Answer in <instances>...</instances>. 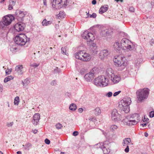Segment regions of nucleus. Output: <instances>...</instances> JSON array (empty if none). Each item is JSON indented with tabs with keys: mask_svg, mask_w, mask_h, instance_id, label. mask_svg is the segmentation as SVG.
I'll list each match as a JSON object with an SVG mask.
<instances>
[{
	"mask_svg": "<svg viewBox=\"0 0 154 154\" xmlns=\"http://www.w3.org/2000/svg\"><path fill=\"white\" fill-rule=\"evenodd\" d=\"M13 122H11L10 123L7 122V126L8 127L12 126L13 124Z\"/></svg>",
	"mask_w": 154,
	"mask_h": 154,
	"instance_id": "nucleus-43",
	"label": "nucleus"
},
{
	"mask_svg": "<svg viewBox=\"0 0 154 154\" xmlns=\"http://www.w3.org/2000/svg\"><path fill=\"white\" fill-rule=\"evenodd\" d=\"M109 54V52L108 50L106 49L100 51L99 54V57L101 60H103L105 58H107Z\"/></svg>",
	"mask_w": 154,
	"mask_h": 154,
	"instance_id": "nucleus-17",
	"label": "nucleus"
},
{
	"mask_svg": "<svg viewBox=\"0 0 154 154\" xmlns=\"http://www.w3.org/2000/svg\"><path fill=\"white\" fill-rule=\"evenodd\" d=\"M141 125H142L143 127H145L146 125V123H145L144 124H141Z\"/></svg>",
	"mask_w": 154,
	"mask_h": 154,
	"instance_id": "nucleus-64",
	"label": "nucleus"
},
{
	"mask_svg": "<svg viewBox=\"0 0 154 154\" xmlns=\"http://www.w3.org/2000/svg\"><path fill=\"white\" fill-rule=\"evenodd\" d=\"M112 119L115 121H119L122 119V116L118 112L116 109H114L111 113Z\"/></svg>",
	"mask_w": 154,
	"mask_h": 154,
	"instance_id": "nucleus-12",
	"label": "nucleus"
},
{
	"mask_svg": "<svg viewBox=\"0 0 154 154\" xmlns=\"http://www.w3.org/2000/svg\"><path fill=\"white\" fill-rule=\"evenodd\" d=\"M39 121V120L35 119V118H33V120H32V122L33 124L34 125H37L38 124Z\"/></svg>",
	"mask_w": 154,
	"mask_h": 154,
	"instance_id": "nucleus-38",
	"label": "nucleus"
},
{
	"mask_svg": "<svg viewBox=\"0 0 154 154\" xmlns=\"http://www.w3.org/2000/svg\"><path fill=\"white\" fill-rule=\"evenodd\" d=\"M39 64H38L36 63H34L32 64V66L34 67V68H36L39 65Z\"/></svg>",
	"mask_w": 154,
	"mask_h": 154,
	"instance_id": "nucleus-53",
	"label": "nucleus"
},
{
	"mask_svg": "<svg viewBox=\"0 0 154 154\" xmlns=\"http://www.w3.org/2000/svg\"><path fill=\"white\" fill-rule=\"evenodd\" d=\"M82 36L84 39L87 40L88 44L93 42L95 39L94 35L88 31H85L82 34Z\"/></svg>",
	"mask_w": 154,
	"mask_h": 154,
	"instance_id": "nucleus-9",
	"label": "nucleus"
},
{
	"mask_svg": "<svg viewBox=\"0 0 154 154\" xmlns=\"http://www.w3.org/2000/svg\"><path fill=\"white\" fill-rule=\"evenodd\" d=\"M89 120H90L91 121H92L94 122H95V121H96V119L94 118H91Z\"/></svg>",
	"mask_w": 154,
	"mask_h": 154,
	"instance_id": "nucleus-55",
	"label": "nucleus"
},
{
	"mask_svg": "<svg viewBox=\"0 0 154 154\" xmlns=\"http://www.w3.org/2000/svg\"><path fill=\"white\" fill-rule=\"evenodd\" d=\"M13 19V17L12 16H6L3 17L2 21L8 27V26L11 23Z\"/></svg>",
	"mask_w": 154,
	"mask_h": 154,
	"instance_id": "nucleus-14",
	"label": "nucleus"
},
{
	"mask_svg": "<svg viewBox=\"0 0 154 154\" xmlns=\"http://www.w3.org/2000/svg\"><path fill=\"white\" fill-rule=\"evenodd\" d=\"M69 109L71 110H75L76 109V104L74 103L71 104L69 106Z\"/></svg>",
	"mask_w": 154,
	"mask_h": 154,
	"instance_id": "nucleus-32",
	"label": "nucleus"
},
{
	"mask_svg": "<svg viewBox=\"0 0 154 154\" xmlns=\"http://www.w3.org/2000/svg\"><path fill=\"white\" fill-rule=\"evenodd\" d=\"M142 60L140 58H138L136 59L135 61V65L138 66L142 62Z\"/></svg>",
	"mask_w": 154,
	"mask_h": 154,
	"instance_id": "nucleus-31",
	"label": "nucleus"
},
{
	"mask_svg": "<svg viewBox=\"0 0 154 154\" xmlns=\"http://www.w3.org/2000/svg\"><path fill=\"white\" fill-rule=\"evenodd\" d=\"M118 57V58H115L113 59L115 65L116 66L119 67L118 70L122 71L123 70L127 65V61L125 57Z\"/></svg>",
	"mask_w": 154,
	"mask_h": 154,
	"instance_id": "nucleus-2",
	"label": "nucleus"
},
{
	"mask_svg": "<svg viewBox=\"0 0 154 154\" xmlns=\"http://www.w3.org/2000/svg\"><path fill=\"white\" fill-rule=\"evenodd\" d=\"M56 127L57 129H61L63 126L60 124L57 123L56 125Z\"/></svg>",
	"mask_w": 154,
	"mask_h": 154,
	"instance_id": "nucleus-40",
	"label": "nucleus"
},
{
	"mask_svg": "<svg viewBox=\"0 0 154 154\" xmlns=\"http://www.w3.org/2000/svg\"><path fill=\"white\" fill-rule=\"evenodd\" d=\"M19 98L18 97H15L14 100V105H17L19 103Z\"/></svg>",
	"mask_w": 154,
	"mask_h": 154,
	"instance_id": "nucleus-35",
	"label": "nucleus"
},
{
	"mask_svg": "<svg viewBox=\"0 0 154 154\" xmlns=\"http://www.w3.org/2000/svg\"><path fill=\"white\" fill-rule=\"evenodd\" d=\"M109 142L108 141H105L99 144V147L102 150L104 154H108L110 152L109 149Z\"/></svg>",
	"mask_w": 154,
	"mask_h": 154,
	"instance_id": "nucleus-10",
	"label": "nucleus"
},
{
	"mask_svg": "<svg viewBox=\"0 0 154 154\" xmlns=\"http://www.w3.org/2000/svg\"><path fill=\"white\" fill-rule=\"evenodd\" d=\"M61 53L62 54H66V55H67V54H68L67 53L66 54V50L65 48L62 47L61 48Z\"/></svg>",
	"mask_w": 154,
	"mask_h": 154,
	"instance_id": "nucleus-39",
	"label": "nucleus"
},
{
	"mask_svg": "<svg viewBox=\"0 0 154 154\" xmlns=\"http://www.w3.org/2000/svg\"><path fill=\"white\" fill-rule=\"evenodd\" d=\"M38 131L36 129H35L32 130V132L35 134H36L37 133Z\"/></svg>",
	"mask_w": 154,
	"mask_h": 154,
	"instance_id": "nucleus-59",
	"label": "nucleus"
},
{
	"mask_svg": "<svg viewBox=\"0 0 154 154\" xmlns=\"http://www.w3.org/2000/svg\"><path fill=\"white\" fill-rule=\"evenodd\" d=\"M108 6L107 5H104L102 6L99 10V13L100 14H102L106 12L108 9Z\"/></svg>",
	"mask_w": 154,
	"mask_h": 154,
	"instance_id": "nucleus-24",
	"label": "nucleus"
},
{
	"mask_svg": "<svg viewBox=\"0 0 154 154\" xmlns=\"http://www.w3.org/2000/svg\"><path fill=\"white\" fill-rule=\"evenodd\" d=\"M25 14L23 11H20L19 14L17 17V19L19 22H22L23 21V18Z\"/></svg>",
	"mask_w": 154,
	"mask_h": 154,
	"instance_id": "nucleus-21",
	"label": "nucleus"
},
{
	"mask_svg": "<svg viewBox=\"0 0 154 154\" xmlns=\"http://www.w3.org/2000/svg\"><path fill=\"white\" fill-rule=\"evenodd\" d=\"M97 1L96 0H93L92 1V4L93 5H94L96 4Z\"/></svg>",
	"mask_w": 154,
	"mask_h": 154,
	"instance_id": "nucleus-57",
	"label": "nucleus"
},
{
	"mask_svg": "<svg viewBox=\"0 0 154 154\" xmlns=\"http://www.w3.org/2000/svg\"><path fill=\"white\" fill-rule=\"evenodd\" d=\"M75 56L76 58L83 61H89L91 58V56L89 54L82 51L77 52L75 54Z\"/></svg>",
	"mask_w": 154,
	"mask_h": 154,
	"instance_id": "nucleus-6",
	"label": "nucleus"
},
{
	"mask_svg": "<svg viewBox=\"0 0 154 154\" xmlns=\"http://www.w3.org/2000/svg\"><path fill=\"white\" fill-rule=\"evenodd\" d=\"M149 89L147 88L137 90L136 92V94L138 100L142 101L147 99L149 95Z\"/></svg>",
	"mask_w": 154,
	"mask_h": 154,
	"instance_id": "nucleus-4",
	"label": "nucleus"
},
{
	"mask_svg": "<svg viewBox=\"0 0 154 154\" xmlns=\"http://www.w3.org/2000/svg\"><path fill=\"white\" fill-rule=\"evenodd\" d=\"M94 114L96 116L99 115L101 113V110L99 107H97L94 109Z\"/></svg>",
	"mask_w": 154,
	"mask_h": 154,
	"instance_id": "nucleus-27",
	"label": "nucleus"
},
{
	"mask_svg": "<svg viewBox=\"0 0 154 154\" xmlns=\"http://www.w3.org/2000/svg\"><path fill=\"white\" fill-rule=\"evenodd\" d=\"M129 10L131 12H134V9L133 7H130L129 8Z\"/></svg>",
	"mask_w": 154,
	"mask_h": 154,
	"instance_id": "nucleus-52",
	"label": "nucleus"
},
{
	"mask_svg": "<svg viewBox=\"0 0 154 154\" xmlns=\"http://www.w3.org/2000/svg\"><path fill=\"white\" fill-rule=\"evenodd\" d=\"M122 49L127 51H131L134 49L135 45L130 41L125 38L123 39L121 42Z\"/></svg>",
	"mask_w": 154,
	"mask_h": 154,
	"instance_id": "nucleus-7",
	"label": "nucleus"
},
{
	"mask_svg": "<svg viewBox=\"0 0 154 154\" xmlns=\"http://www.w3.org/2000/svg\"><path fill=\"white\" fill-rule=\"evenodd\" d=\"M94 84L97 86H106L108 84V80L103 75L99 76L94 79Z\"/></svg>",
	"mask_w": 154,
	"mask_h": 154,
	"instance_id": "nucleus-8",
	"label": "nucleus"
},
{
	"mask_svg": "<svg viewBox=\"0 0 154 154\" xmlns=\"http://www.w3.org/2000/svg\"><path fill=\"white\" fill-rule=\"evenodd\" d=\"M79 134V132L77 131H74L73 132L72 134V135L73 136H76L78 135Z\"/></svg>",
	"mask_w": 154,
	"mask_h": 154,
	"instance_id": "nucleus-50",
	"label": "nucleus"
},
{
	"mask_svg": "<svg viewBox=\"0 0 154 154\" xmlns=\"http://www.w3.org/2000/svg\"><path fill=\"white\" fill-rule=\"evenodd\" d=\"M144 136H145L146 137H147L148 136V134L147 133H146V132H145V133H144Z\"/></svg>",
	"mask_w": 154,
	"mask_h": 154,
	"instance_id": "nucleus-63",
	"label": "nucleus"
},
{
	"mask_svg": "<svg viewBox=\"0 0 154 154\" xmlns=\"http://www.w3.org/2000/svg\"><path fill=\"white\" fill-rule=\"evenodd\" d=\"M56 84V81L55 80L52 81L51 83V84L52 86H55Z\"/></svg>",
	"mask_w": 154,
	"mask_h": 154,
	"instance_id": "nucleus-45",
	"label": "nucleus"
},
{
	"mask_svg": "<svg viewBox=\"0 0 154 154\" xmlns=\"http://www.w3.org/2000/svg\"><path fill=\"white\" fill-rule=\"evenodd\" d=\"M131 102V100L130 98H125L121 101V103L119 104V107L125 113H128L130 111L129 105Z\"/></svg>",
	"mask_w": 154,
	"mask_h": 154,
	"instance_id": "nucleus-5",
	"label": "nucleus"
},
{
	"mask_svg": "<svg viewBox=\"0 0 154 154\" xmlns=\"http://www.w3.org/2000/svg\"><path fill=\"white\" fill-rule=\"evenodd\" d=\"M54 73L59 72V70L58 67H56L54 70Z\"/></svg>",
	"mask_w": 154,
	"mask_h": 154,
	"instance_id": "nucleus-49",
	"label": "nucleus"
},
{
	"mask_svg": "<svg viewBox=\"0 0 154 154\" xmlns=\"http://www.w3.org/2000/svg\"><path fill=\"white\" fill-rule=\"evenodd\" d=\"M79 112L80 113H82L83 111V109L82 108H79Z\"/></svg>",
	"mask_w": 154,
	"mask_h": 154,
	"instance_id": "nucleus-58",
	"label": "nucleus"
},
{
	"mask_svg": "<svg viewBox=\"0 0 154 154\" xmlns=\"http://www.w3.org/2000/svg\"><path fill=\"white\" fill-rule=\"evenodd\" d=\"M43 4L44 5H47V0H43Z\"/></svg>",
	"mask_w": 154,
	"mask_h": 154,
	"instance_id": "nucleus-60",
	"label": "nucleus"
},
{
	"mask_svg": "<svg viewBox=\"0 0 154 154\" xmlns=\"http://www.w3.org/2000/svg\"><path fill=\"white\" fill-rule=\"evenodd\" d=\"M96 14L95 13H94L92 15H90V17L95 18L96 17Z\"/></svg>",
	"mask_w": 154,
	"mask_h": 154,
	"instance_id": "nucleus-47",
	"label": "nucleus"
},
{
	"mask_svg": "<svg viewBox=\"0 0 154 154\" xmlns=\"http://www.w3.org/2000/svg\"><path fill=\"white\" fill-rule=\"evenodd\" d=\"M30 40L29 38L27 37L25 34H20L15 38L14 41L16 44L21 46L24 45L26 43L29 42Z\"/></svg>",
	"mask_w": 154,
	"mask_h": 154,
	"instance_id": "nucleus-3",
	"label": "nucleus"
},
{
	"mask_svg": "<svg viewBox=\"0 0 154 154\" xmlns=\"http://www.w3.org/2000/svg\"><path fill=\"white\" fill-rule=\"evenodd\" d=\"M13 78L12 76H9L5 78L4 79V82L5 83H6L10 80H11V79H13Z\"/></svg>",
	"mask_w": 154,
	"mask_h": 154,
	"instance_id": "nucleus-34",
	"label": "nucleus"
},
{
	"mask_svg": "<svg viewBox=\"0 0 154 154\" xmlns=\"http://www.w3.org/2000/svg\"><path fill=\"white\" fill-rule=\"evenodd\" d=\"M112 95V93L111 92H109L106 94V97H111Z\"/></svg>",
	"mask_w": 154,
	"mask_h": 154,
	"instance_id": "nucleus-42",
	"label": "nucleus"
},
{
	"mask_svg": "<svg viewBox=\"0 0 154 154\" xmlns=\"http://www.w3.org/2000/svg\"><path fill=\"white\" fill-rule=\"evenodd\" d=\"M129 151V146H127V147L125 149V151L127 153V152H128Z\"/></svg>",
	"mask_w": 154,
	"mask_h": 154,
	"instance_id": "nucleus-51",
	"label": "nucleus"
},
{
	"mask_svg": "<svg viewBox=\"0 0 154 154\" xmlns=\"http://www.w3.org/2000/svg\"><path fill=\"white\" fill-rule=\"evenodd\" d=\"M154 44V40L153 39H152L151 41L150 44L151 45H152Z\"/></svg>",
	"mask_w": 154,
	"mask_h": 154,
	"instance_id": "nucleus-61",
	"label": "nucleus"
},
{
	"mask_svg": "<svg viewBox=\"0 0 154 154\" xmlns=\"http://www.w3.org/2000/svg\"><path fill=\"white\" fill-rule=\"evenodd\" d=\"M149 116L150 118L154 117V111H151L150 112Z\"/></svg>",
	"mask_w": 154,
	"mask_h": 154,
	"instance_id": "nucleus-44",
	"label": "nucleus"
},
{
	"mask_svg": "<svg viewBox=\"0 0 154 154\" xmlns=\"http://www.w3.org/2000/svg\"><path fill=\"white\" fill-rule=\"evenodd\" d=\"M52 5V8H56L57 5H60L64 6L67 5V0H52L51 2Z\"/></svg>",
	"mask_w": 154,
	"mask_h": 154,
	"instance_id": "nucleus-11",
	"label": "nucleus"
},
{
	"mask_svg": "<svg viewBox=\"0 0 154 154\" xmlns=\"http://www.w3.org/2000/svg\"><path fill=\"white\" fill-rule=\"evenodd\" d=\"M88 45L90 46V53L94 55L97 54L98 51L96 44L94 43L93 42Z\"/></svg>",
	"mask_w": 154,
	"mask_h": 154,
	"instance_id": "nucleus-15",
	"label": "nucleus"
},
{
	"mask_svg": "<svg viewBox=\"0 0 154 154\" xmlns=\"http://www.w3.org/2000/svg\"><path fill=\"white\" fill-rule=\"evenodd\" d=\"M9 3L11 5L14 6L16 3L15 0H9Z\"/></svg>",
	"mask_w": 154,
	"mask_h": 154,
	"instance_id": "nucleus-41",
	"label": "nucleus"
},
{
	"mask_svg": "<svg viewBox=\"0 0 154 154\" xmlns=\"http://www.w3.org/2000/svg\"><path fill=\"white\" fill-rule=\"evenodd\" d=\"M140 121V116L137 113H134L129 118H125L122 120L125 125L131 126L137 124Z\"/></svg>",
	"mask_w": 154,
	"mask_h": 154,
	"instance_id": "nucleus-1",
	"label": "nucleus"
},
{
	"mask_svg": "<svg viewBox=\"0 0 154 154\" xmlns=\"http://www.w3.org/2000/svg\"><path fill=\"white\" fill-rule=\"evenodd\" d=\"M121 92V91H118L115 92L113 94V96H116L119 94Z\"/></svg>",
	"mask_w": 154,
	"mask_h": 154,
	"instance_id": "nucleus-46",
	"label": "nucleus"
},
{
	"mask_svg": "<svg viewBox=\"0 0 154 154\" xmlns=\"http://www.w3.org/2000/svg\"><path fill=\"white\" fill-rule=\"evenodd\" d=\"M131 142V140L130 138H125L123 140V146H127Z\"/></svg>",
	"mask_w": 154,
	"mask_h": 154,
	"instance_id": "nucleus-25",
	"label": "nucleus"
},
{
	"mask_svg": "<svg viewBox=\"0 0 154 154\" xmlns=\"http://www.w3.org/2000/svg\"><path fill=\"white\" fill-rule=\"evenodd\" d=\"M45 143L47 144H49L50 143V140L47 138L45 140Z\"/></svg>",
	"mask_w": 154,
	"mask_h": 154,
	"instance_id": "nucleus-48",
	"label": "nucleus"
},
{
	"mask_svg": "<svg viewBox=\"0 0 154 154\" xmlns=\"http://www.w3.org/2000/svg\"><path fill=\"white\" fill-rule=\"evenodd\" d=\"M65 13L63 11H60L59 13L57 15V17L58 18H62L64 17Z\"/></svg>",
	"mask_w": 154,
	"mask_h": 154,
	"instance_id": "nucleus-30",
	"label": "nucleus"
},
{
	"mask_svg": "<svg viewBox=\"0 0 154 154\" xmlns=\"http://www.w3.org/2000/svg\"><path fill=\"white\" fill-rule=\"evenodd\" d=\"M109 34V32L108 30L107 29L103 30L102 31L100 32V35L102 36H105Z\"/></svg>",
	"mask_w": 154,
	"mask_h": 154,
	"instance_id": "nucleus-29",
	"label": "nucleus"
},
{
	"mask_svg": "<svg viewBox=\"0 0 154 154\" xmlns=\"http://www.w3.org/2000/svg\"><path fill=\"white\" fill-rule=\"evenodd\" d=\"M13 5H11V4L9 3V5L8 6V9L9 10H11L13 9Z\"/></svg>",
	"mask_w": 154,
	"mask_h": 154,
	"instance_id": "nucleus-54",
	"label": "nucleus"
},
{
	"mask_svg": "<svg viewBox=\"0 0 154 154\" xmlns=\"http://www.w3.org/2000/svg\"><path fill=\"white\" fill-rule=\"evenodd\" d=\"M143 122L146 121V122H148L149 120V119L147 118L146 119V118H144V119H143Z\"/></svg>",
	"mask_w": 154,
	"mask_h": 154,
	"instance_id": "nucleus-62",
	"label": "nucleus"
},
{
	"mask_svg": "<svg viewBox=\"0 0 154 154\" xmlns=\"http://www.w3.org/2000/svg\"><path fill=\"white\" fill-rule=\"evenodd\" d=\"M25 24L21 22L15 24L14 28L15 30L17 32L23 31L25 27Z\"/></svg>",
	"mask_w": 154,
	"mask_h": 154,
	"instance_id": "nucleus-16",
	"label": "nucleus"
},
{
	"mask_svg": "<svg viewBox=\"0 0 154 154\" xmlns=\"http://www.w3.org/2000/svg\"><path fill=\"white\" fill-rule=\"evenodd\" d=\"M118 128V127L116 125H112L110 127V128L111 131H113Z\"/></svg>",
	"mask_w": 154,
	"mask_h": 154,
	"instance_id": "nucleus-36",
	"label": "nucleus"
},
{
	"mask_svg": "<svg viewBox=\"0 0 154 154\" xmlns=\"http://www.w3.org/2000/svg\"><path fill=\"white\" fill-rule=\"evenodd\" d=\"M23 69L22 65H18L15 67V70L19 75H21L23 73Z\"/></svg>",
	"mask_w": 154,
	"mask_h": 154,
	"instance_id": "nucleus-22",
	"label": "nucleus"
},
{
	"mask_svg": "<svg viewBox=\"0 0 154 154\" xmlns=\"http://www.w3.org/2000/svg\"><path fill=\"white\" fill-rule=\"evenodd\" d=\"M3 90L2 85L0 84V92H2Z\"/></svg>",
	"mask_w": 154,
	"mask_h": 154,
	"instance_id": "nucleus-56",
	"label": "nucleus"
},
{
	"mask_svg": "<svg viewBox=\"0 0 154 154\" xmlns=\"http://www.w3.org/2000/svg\"><path fill=\"white\" fill-rule=\"evenodd\" d=\"M95 69V68H93L90 72L85 75V79L87 81L90 82L93 80L96 73L94 72Z\"/></svg>",
	"mask_w": 154,
	"mask_h": 154,
	"instance_id": "nucleus-13",
	"label": "nucleus"
},
{
	"mask_svg": "<svg viewBox=\"0 0 154 154\" xmlns=\"http://www.w3.org/2000/svg\"><path fill=\"white\" fill-rule=\"evenodd\" d=\"M8 28L4 24V23L1 21H0V31L2 33H4L6 35H7L8 31L7 29Z\"/></svg>",
	"mask_w": 154,
	"mask_h": 154,
	"instance_id": "nucleus-19",
	"label": "nucleus"
},
{
	"mask_svg": "<svg viewBox=\"0 0 154 154\" xmlns=\"http://www.w3.org/2000/svg\"><path fill=\"white\" fill-rule=\"evenodd\" d=\"M22 146L23 147L25 146V149L29 150L30 149V147L32 146V144L30 143H26L25 145H23Z\"/></svg>",
	"mask_w": 154,
	"mask_h": 154,
	"instance_id": "nucleus-33",
	"label": "nucleus"
},
{
	"mask_svg": "<svg viewBox=\"0 0 154 154\" xmlns=\"http://www.w3.org/2000/svg\"><path fill=\"white\" fill-rule=\"evenodd\" d=\"M110 79L114 84L118 83L121 80L120 76L115 74L112 76H111Z\"/></svg>",
	"mask_w": 154,
	"mask_h": 154,
	"instance_id": "nucleus-18",
	"label": "nucleus"
},
{
	"mask_svg": "<svg viewBox=\"0 0 154 154\" xmlns=\"http://www.w3.org/2000/svg\"><path fill=\"white\" fill-rule=\"evenodd\" d=\"M52 23L51 21H47L46 19H44L42 23V25L43 26H47L51 25Z\"/></svg>",
	"mask_w": 154,
	"mask_h": 154,
	"instance_id": "nucleus-26",
	"label": "nucleus"
},
{
	"mask_svg": "<svg viewBox=\"0 0 154 154\" xmlns=\"http://www.w3.org/2000/svg\"><path fill=\"white\" fill-rule=\"evenodd\" d=\"M114 74V71L112 68H108L106 69V75L109 77V79H110L111 76H112Z\"/></svg>",
	"mask_w": 154,
	"mask_h": 154,
	"instance_id": "nucleus-20",
	"label": "nucleus"
},
{
	"mask_svg": "<svg viewBox=\"0 0 154 154\" xmlns=\"http://www.w3.org/2000/svg\"><path fill=\"white\" fill-rule=\"evenodd\" d=\"M33 118L35 119L39 120L40 119V116L39 113H36L34 114L33 116Z\"/></svg>",
	"mask_w": 154,
	"mask_h": 154,
	"instance_id": "nucleus-37",
	"label": "nucleus"
},
{
	"mask_svg": "<svg viewBox=\"0 0 154 154\" xmlns=\"http://www.w3.org/2000/svg\"><path fill=\"white\" fill-rule=\"evenodd\" d=\"M30 82L29 79V78H27L24 81H22V84H23V86L25 87Z\"/></svg>",
	"mask_w": 154,
	"mask_h": 154,
	"instance_id": "nucleus-28",
	"label": "nucleus"
},
{
	"mask_svg": "<svg viewBox=\"0 0 154 154\" xmlns=\"http://www.w3.org/2000/svg\"><path fill=\"white\" fill-rule=\"evenodd\" d=\"M113 47L114 50L116 51H119L121 49H122L121 44H120L118 42H116L114 43Z\"/></svg>",
	"mask_w": 154,
	"mask_h": 154,
	"instance_id": "nucleus-23",
	"label": "nucleus"
}]
</instances>
